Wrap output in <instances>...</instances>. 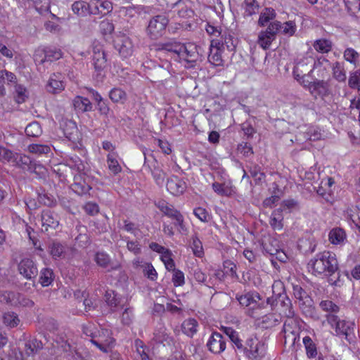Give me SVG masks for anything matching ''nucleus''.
I'll return each instance as SVG.
<instances>
[{
	"label": "nucleus",
	"mask_w": 360,
	"mask_h": 360,
	"mask_svg": "<svg viewBox=\"0 0 360 360\" xmlns=\"http://www.w3.org/2000/svg\"><path fill=\"white\" fill-rule=\"evenodd\" d=\"M183 44L174 39L155 45V51L160 60L167 58L174 61H179Z\"/></svg>",
	"instance_id": "f257e3e1"
},
{
	"label": "nucleus",
	"mask_w": 360,
	"mask_h": 360,
	"mask_svg": "<svg viewBox=\"0 0 360 360\" xmlns=\"http://www.w3.org/2000/svg\"><path fill=\"white\" fill-rule=\"evenodd\" d=\"M169 23L168 18L164 15H158L153 17L146 29L147 34L152 39H157L165 32Z\"/></svg>",
	"instance_id": "f03ea898"
},
{
	"label": "nucleus",
	"mask_w": 360,
	"mask_h": 360,
	"mask_svg": "<svg viewBox=\"0 0 360 360\" xmlns=\"http://www.w3.org/2000/svg\"><path fill=\"white\" fill-rule=\"evenodd\" d=\"M92 60L96 72L95 77L97 81H102L105 77L104 70L107 67V58L101 46L96 45L94 46Z\"/></svg>",
	"instance_id": "7ed1b4c3"
},
{
	"label": "nucleus",
	"mask_w": 360,
	"mask_h": 360,
	"mask_svg": "<svg viewBox=\"0 0 360 360\" xmlns=\"http://www.w3.org/2000/svg\"><path fill=\"white\" fill-rule=\"evenodd\" d=\"M328 255H326L327 259L323 262V266L326 270L324 274L328 276V282L331 285H340V274L338 271V262L335 258V255L331 252L326 251Z\"/></svg>",
	"instance_id": "20e7f679"
},
{
	"label": "nucleus",
	"mask_w": 360,
	"mask_h": 360,
	"mask_svg": "<svg viewBox=\"0 0 360 360\" xmlns=\"http://www.w3.org/2000/svg\"><path fill=\"white\" fill-rule=\"evenodd\" d=\"M18 271L26 279L32 281L35 286V279L38 275V269L34 262L30 258H24L18 264Z\"/></svg>",
	"instance_id": "39448f33"
},
{
	"label": "nucleus",
	"mask_w": 360,
	"mask_h": 360,
	"mask_svg": "<svg viewBox=\"0 0 360 360\" xmlns=\"http://www.w3.org/2000/svg\"><path fill=\"white\" fill-rule=\"evenodd\" d=\"M331 79L327 80L314 79L310 88L311 95L316 99L318 96L324 98L332 94Z\"/></svg>",
	"instance_id": "423d86ee"
},
{
	"label": "nucleus",
	"mask_w": 360,
	"mask_h": 360,
	"mask_svg": "<svg viewBox=\"0 0 360 360\" xmlns=\"http://www.w3.org/2000/svg\"><path fill=\"white\" fill-rule=\"evenodd\" d=\"M354 326L353 322L342 320L335 328L336 335L341 338H345L349 343L354 342L356 340Z\"/></svg>",
	"instance_id": "0eeeda50"
},
{
	"label": "nucleus",
	"mask_w": 360,
	"mask_h": 360,
	"mask_svg": "<svg viewBox=\"0 0 360 360\" xmlns=\"http://www.w3.org/2000/svg\"><path fill=\"white\" fill-rule=\"evenodd\" d=\"M180 60H184L189 63V67L195 66V63L200 59V56L198 51V47L193 44H183L181 48Z\"/></svg>",
	"instance_id": "6e6552de"
},
{
	"label": "nucleus",
	"mask_w": 360,
	"mask_h": 360,
	"mask_svg": "<svg viewBox=\"0 0 360 360\" xmlns=\"http://www.w3.org/2000/svg\"><path fill=\"white\" fill-rule=\"evenodd\" d=\"M207 347L212 353L220 354L226 349V340L219 333L213 332L207 342Z\"/></svg>",
	"instance_id": "1a4fd4ad"
},
{
	"label": "nucleus",
	"mask_w": 360,
	"mask_h": 360,
	"mask_svg": "<svg viewBox=\"0 0 360 360\" xmlns=\"http://www.w3.org/2000/svg\"><path fill=\"white\" fill-rule=\"evenodd\" d=\"M115 47L123 58H127L133 53L132 41L126 35H122L117 38L115 41Z\"/></svg>",
	"instance_id": "9d476101"
},
{
	"label": "nucleus",
	"mask_w": 360,
	"mask_h": 360,
	"mask_svg": "<svg viewBox=\"0 0 360 360\" xmlns=\"http://www.w3.org/2000/svg\"><path fill=\"white\" fill-rule=\"evenodd\" d=\"M71 189L79 195L86 194L91 188L86 181V174L79 173L74 176V182L70 186Z\"/></svg>",
	"instance_id": "9b49d317"
},
{
	"label": "nucleus",
	"mask_w": 360,
	"mask_h": 360,
	"mask_svg": "<svg viewBox=\"0 0 360 360\" xmlns=\"http://www.w3.org/2000/svg\"><path fill=\"white\" fill-rule=\"evenodd\" d=\"M326 255H328L326 251L319 252L308 262V268L311 270L314 275H321L326 272V269L323 264L327 259L326 257Z\"/></svg>",
	"instance_id": "f8f14e48"
},
{
	"label": "nucleus",
	"mask_w": 360,
	"mask_h": 360,
	"mask_svg": "<svg viewBox=\"0 0 360 360\" xmlns=\"http://www.w3.org/2000/svg\"><path fill=\"white\" fill-rule=\"evenodd\" d=\"M166 186L167 191L174 195H181L187 188L186 182L174 175L167 179Z\"/></svg>",
	"instance_id": "ddd939ff"
},
{
	"label": "nucleus",
	"mask_w": 360,
	"mask_h": 360,
	"mask_svg": "<svg viewBox=\"0 0 360 360\" xmlns=\"http://www.w3.org/2000/svg\"><path fill=\"white\" fill-rule=\"evenodd\" d=\"M42 226L47 231L49 228L56 229L59 225L58 214L49 209L42 211L41 215Z\"/></svg>",
	"instance_id": "4468645a"
},
{
	"label": "nucleus",
	"mask_w": 360,
	"mask_h": 360,
	"mask_svg": "<svg viewBox=\"0 0 360 360\" xmlns=\"http://www.w3.org/2000/svg\"><path fill=\"white\" fill-rule=\"evenodd\" d=\"M171 12L176 13L181 18H191L194 15V11L188 7L184 0H178L171 5Z\"/></svg>",
	"instance_id": "2eb2a0df"
},
{
	"label": "nucleus",
	"mask_w": 360,
	"mask_h": 360,
	"mask_svg": "<svg viewBox=\"0 0 360 360\" xmlns=\"http://www.w3.org/2000/svg\"><path fill=\"white\" fill-rule=\"evenodd\" d=\"M278 304H280L283 307L281 312L286 317L292 318L295 315V312L292 309L291 300L289 299L286 293L284 292V289H283L282 292L278 293Z\"/></svg>",
	"instance_id": "dca6fc26"
},
{
	"label": "nucleus",
	"mask_w": 360,
	"mask_h": 360,
	"mask_svg": "<svg viewBox=\"0 0 360 360\" xmlns=\"http://www.w3.org/2000/svg\"><path fill=\"white\" fill-rule=\"evenodd\" d=\"M245 349L247 352L243 355L249 360H261L265 354V345L262 342H256L252 349Z\"/></svg>",
	"instance_id": "f3484780"
},
{
	"label": "nucleus",
	"mask_w": 360,
	"mask_h": 360,
	"mask_svg": "<svg viewBox=\"0 0 360 360\" xmlns=\"http://www.w3.org/2000/svg\"><path fill=\"white\" fill-rule=\"evenodd\" d=\"M151 174L153 176V179L155 183L162 186L165 183V179L166 178V173L163 171V169L160 167L159 163L156 160L153 159L150 165H148Z\"/></svg>",
	"instance_id": "a211bd4d"
},
{
	"label": "nucleus",
	"mask_w": 360,
	"mask_h": 360,
	"mask_svg": "<svg viewBox=\"0 0 360 360\" xmlns=\"http://www.w3.org/2000/svg\"><path fill=\"white\" fill-rule=\"evenodd\" d=\"M94 1L91 0L89 4L84 1H75L72 5V10L77 15L85 16L87 14H91V11L94 5Z\"/></svg>",
	"instance_id": "6ab92c4d"
},
{
	"label": "nucleus",
	"mask_w": 360,
	"mask_h": 360,
	"mask_svg": "<svg viewBox=\"0 0 360 360\" xmlns=\"http://www.w3.org/2000/svg\"><path fill=\"white\" fill-rule=\"evenodd\" d=\"M75 109L81 112H89L92 110L93 105L89 98L77 96L72 101Z\"/></svg>",
	"instance_id": "aec40b11"
},
{
	"label": "nucleus",
	"mask_w": 360,
	"mask_h": 360,
	"mask_svg": "<svg viewBox=\"0 0 360 360\" xmlns=\"http://www.w3.org/2000/svg\"><path fill=\"white\" fill-rule=\"evenodd\" d=\"M42 348L43 343L36 338L29 340L25 344V352L27 356L34 355Z\"/></svg>",
	"instance_id": "412c9836"
},
{
	"label": "nucleus",
	"mask_w": 360,
	"mask_h": 360,
	"mask_svg": "<svg viewBox=\"0 0 360 360\" xmlns=\"http://www.w3.org/2000/svg\"><path fill=\"white\" fill-rule=\"evenodd\" d=\"M11 162L13 163L15 166L27 171L28 167L32 165L33 161L29 156L15 153L14 158H13Z\"/></svg>",
	"instance_id": "4be33fe9"
},
{
	"label": "nucleus",
	"mask_w": 360,
	"mask_h": 360,
	"mask_svg": "<svg viewBox=\"0 0 360 360\" xmlns=\"http://www.w3.org/2000/svg\"><path fill=\"white\" fill-rule=\"evenodd\" d=\"M276 13L274 8H265L260 13L258 20V25L260 27L266 26L268 22L276 18Z\"/></svg>",
	"instance_id": "5701e85b"
},
{
	"label": "nucleus",
	"mask_w": 360,
	"mask_h": 360,
	"mask_svg": "<svg viewBox=\"0 0 360 360\" xmlns=\"http://www.w3.org/2000/svg\"><path fill=\"white\" fill-rule=\"evenodd\" d=\"M65 246L59 241L53 240L49 244V252L55 259L60 258L65 253Z\"/></svg>",
	"instance_id": "b1692460"
},
{
	"label": "nucleus",
	"mask_w": 360,
	"mask_h": 360,
	"mask_svg": "<svg viewBox=\"0 0 360 360\" xmlns=\"http://www.w3.org/2000/svg\"><path fill=\"white\" fill-rule=\"evenodd\" d=\"M198 322L194 319L185 320L181 324L182 332L188 337H193L197 332Z\"/></svg>",
	"instance_id": "393cba45"
},
{
	"label": "nucleus",
	"mask_w": 360,
	"mask_h": 360,
	"mask_svg": "<svg viewBox=\"0 0 360 360\" xmlns=\"http://www.w3.org/2000/svg\"><path fill=\"white\" fill-rule=\"evenodd\" d=\"M44 58L40 61L41 64L46 61H54L62 57V52L60 49L56 48H46L44 50Z\"/></svg>",
	"instance_id": "a878e982"
},
{
	"label": "nucleus",
	"mask_w": 360,
	"mask_h": 360,
	"mask_svg": "<svg viewBox=\"0 0 360 360\" xmlns=\"http://www.w3.org/2000/svg\"><path fill=\"white\" fill-rule=\"evenodd\" d=\"M54 279V274L51 269L44 268L40 271L39 282L43 287L49 286Z\"/></svg>",
	"instance_id": "bb28decb"
},
{
	"label": "nucleus",
	"mask_w": 360,
	"mask_h": 360,
	"mask_svg": "<svg viewBox=\"0 0 360 360\" xmlns=\"http://www.w3.org/2000/svg\"><path fill=\"white\" fill-rule=\"evenodd\" d=\"M66 165L72 169L77 170L79 173L84 171L85 165L82 160L77 155L67 157L65 159Z\"/></svg>",
	"instance_id": "cd10ccee"
},
{
	"label": "nucleus",
	"mask_w": 360,
	"mask_h": 360,
	"mask_svg": "<svg viewBox=\"0 0 360 360\" xmlns=\"http://www.w3.org/2000/svg\"><path fill=\"white\" fill-rule=\"evenodd\" d=\"M105 302L108 306L113 308L115 311L117 308L121 304L120 298L117 297V294L114 290H108L105 294Z\"/></svg>",
	"instance_id": "c85d7f7f"
},
{
	"label": "nucleus",
	"mask_w": 360,
	"mask_h": 360,
	"mask_svg": "<svg viewBox=\"0 0 360 360\" xmlns=\"http://www.w3.org/2000/svg\"><path fill=\"white\" fill-rule=\"evenodd\" d=\"M344 59L355 67L359 65L360 54L352 48H347L343 53Z\"/></svg>",
	"instance_id": "c756f323"
},
{
	"label": "nucleus",
	"mask_w": 360,
	"mask_h": 360,
	"mask_svg": "<svg viewBox=\"0 0 360 360\" xmlns=\"http://www.w3.org/2000/svg\"><path fill=\"white\" fill-rule=\"evenodd\" d=\"M249 172L250 176L254 178L256 184L260 185L264 181L265 174L262 172L261 167L258 165H254L250 167Z\"/></svg>",
	"instance_id": "7c9ffc66"
},
{
	"label": "nucleus",
	"mask_w": 360,
	"mask_h": 360,
	"mask_svg": "<svg viewBox=\"0 0 360 360\" xmlns=\"http://www.w3.org/2000/svg\"><path fill=\"white\" fill-rule=\"evenodd\" d=\"M109 97L113 103H124L127 98V94L120 88H113L109 92Z\"/></svg>",
	"instance_id": "2f4dec72"
},
{
	"label": "nucleus",
	"mask_w": 360,
	"mask_h": 360,
	"mask_svg": "<svg viewBox=\"0 0 360 360\" xmlns=\"http://www.w3.org/2000/svg\"><path fill=\"white\" fill-rule=\"evenodd\" d=\"M345 231L340 228L332 229L329 233V240L333 244H340L345 239Z\"/></svg>",
	"instance_id": "473e14b6"
},
{
	"label": "nucleus",
	"mask_w": 360,
	"mask_h": 360,
	"mask_svg": "<svg viewBox=\"0 0 360 360\" xmlns=\"http://www.w3.org/2000/svg\"><path fill=\"white\" fill-rule=\"evenodd\" d=\"M222 44L221 46L224 48L226 47L227 50L229 51H235L236 46L238 44V39L235 38L231 34L224 33L222 35Z\"/></svg>",
	"instance_id": "72a5a7b5"
},
{
	"label": "nucleus",
	"mask_w": 360,
	"mask_h": 360,
	"mask_svg": "<svg viewBox=\"0 0 360 360\" xmlns=\"http://www.w3.org/2000/svg\"><path fill=\"white\" fill-rule=\"evenodd\" d=\"M48 92L58 94L63 90L64 86L62 81L51 77L46 86Z\"/></svg>",
	"instance_id": "f704fd0d"
},
{
	"label": "nucleus",
	"mask_w": 360,
	"mask_h": 360,
	"mask_svg": "<svg viewBox=\"0 0 360 360\" xmlns=\"http://www.w3.org/2000/svg\"><path fill=\"white\" fill-rule=\"evenodd\" d=\"M168 217H169L170 219H172L174 221V224L175 226L179 228V231H185L186 230L184 216L181 214V213L179 210H177L176 209H174L172 212L169 214Z\"/></svg>",
	"instance_id": "c9c22d12"
},
{
	"label": "nucleus",
	"mask_w": 360,
	"mask_h": 360,
	"mask_svg": "<svg viewBox=\"0 0 360 360\" xmlns=\"http://www.w3.org/2000/svg\"><path fill=\"white\" fill-rule=\"evenodd\" d=\"M333 76L338 82H345L347 77L344 68L339 62L333 64Z\"/></svg>",
	"instance_id": "e433bc0d"
},
{
	"label": "nucleus",
	"mask_w": 360,
	"mask_h": 360,
	"mask_svg": "<svg viewBox=\"0 0 360 360\" xmlns=\"http://www.w3.org/2000/svg\"><path fill=\"white\" fill-rule=\"evenodd\" d=\"M18 293L13 291H0V302L16 306Z\"/></svg>",
	"instance_id": "4c0bfd02"
},
{
	"label": "nucleus",
	"mask_w": 360,
	"mask_h": 360,
	"mask_svg": "<svg viewBox=\"0 0 360 360\" xmlns=\"http://www.w3.org/2000/svg\"><path fill=\"white\" fill-rule=\"evenodd\" d=\"M3 321L4 323L10 328L16 327L20 322L18 316L17 314L13 311H8L4 313Z\"/></svg>",
	"instance_id": "58836bf2"
},
{
	"label": "nucleus",
	"mask_w": 360,
	"mask_h": 360,
	"mask_svg": "<svg viewBox=\"0 0 360 360\" xmlns=\"http://www.w3.org/2000/svg\"><path fill=\"white\" fill-rule=\"evenodd\" d=\"M314 48L321 53H328L332 49V42L326 39H321L315 41Z\"/></svg>",
	"instance_id": "ea45409f"
},
{
	"label": "nucleus",
	"mask_w": 360,
	"mask_h": 360,
	"mask_svg": "<svg viewBox=\"0 0 360 360\" xmlns=\"http://www.w3.org/2000/svg\"><path fill=\"white\" fill-rule=\"evenodd\" d=\"M303 344L305 347L307 355L309 358H313L316 356V347L310 337L305 336L303 338Z\"/></svg>",
	"instance_id": "a19ab883"
},
{
	"label": "nucleus",
	"mask_w": 360,
	"mask_h": 360,
	"mask_svg": "<svg viewBox=\"0 0 360 360\" xmlns=\"http://www.w3.org/2000/svg\"><path fill=\"white\" fill-rule=\"evenodd\" d=\"M42 133L41 125L37 122L30 123L25 128V134L28 136L39 137Z\"/></svg>",
	"instance_id": "79ce46f5"
},
{
	"label": "nucleus",
	"mask_w": 360,
	"mask_h": 360,
	"mask_svg": "<svg viewBox=\"0 0 360 360\" xmlns=\"http://www.w3.org/2000/svg\"><path fill=\"white\" fill-rule=\"evenodd\" d=\"M262 245L263 250L270 255H274L278 252V247L276 240L269 238L267 242H263Z\"/></svg>",
	"instance_id": "37998d69"
},
{
	"label": "nucleus",
	"mask_w": 360,
	"mask_h": 360,
	"mask_svg": "<svg viewBox=\"0 0 360 360\" xmlns=\"http://www.w3.org/2000/svg\"><path fill=\"white\" fill-rule=\"evenodd\" d=\"M348 85L351 89H357L360 91V70L350 72Z\"/></svg>",
	"instance_id": "c03bdc74"
},
{
	"label": "nucleus",
	"mask_w": 360,
	"mask_h": 360,
	"mask_svg": "<svg viewBox=\"0 0 360 360\" xmlns=\"http://www.w3.org/2000/svg\"><path fill=\"white\" fill-rule=\"evenodd\" d=\"M275 39V36L269 35L262 31L258 36L257 42L264 49H268Z\"/></svg>",
	"instance_id": "a18cd8bd"
},
{
	"label": "nucleus",
	"mask_w": 360,
	"mask_h": 360,
	"mask_svg": "<svg viewBox=\"0 0 360 360\" xmlns=\"http://www.w3.org/2000/svg\"><path fill=\"white\" fill-rule=\"evenodd\" d=\"M244 4L245 13L249 16L255 14L259 8V4L257 0H245Z\"/></svg>",
	"instance_id": "49530a36"
},
{
	"label": "nucleus",
	"mask_w": 360,
	"mask_h": 360,
	"mask_svg": "<svg viewBox=\"0 0 360 360\" xmlns=\"http://www.w3.org/2000/svg\"><path fill=\"white\" fill-rule=\"evenodd\" d=\"M191 248L193 254L198 257H201L203 255V248L202 242L198 238L196 235L192 236V244Z\"/></svg>",
	"instance_id": "de8ad7c7"
},
{
	"label": "nucleus",
	"mask_w": 360,
	"mask_h": 360,
	"mask_svg": "<svg viewBox=\"0 0 360 360\" xmlns=\"http://www.w3.org/2000/svg\"><path fill=\"white\" fill-rule=\"evenodd\" d=\"M28 150L32 153L35 154H48L51 152V148L47 145H40V144H30L28 146Z\"/></svg>",
	"instance_id": "09e8293b"
},
{
	"label": "nucleus",
	"mask_w": 360,
	"mask_h": 360,
	"mask_svg": "<svg viewBox=\"0 0 360 360\" xmlns=\"http://www.w3.org/2000/svg\"><path fill=\"white\" fill-rule=\"evenodd\" d=\"M107 162L109 169L114 174H117L121 172L122 168L118 163V161L112 155L109 154L107 157Z\"/></svg>",
	"instance_id": "8fccbe9b"
},
{
	"label": "nucleus",
	"mask_w": 360,
	"mask_h": 360,
	"mask_svg": "<svg viewBox=\"0 0 360 360\" xmlns=\"http://www.w3.org/2000/svg\"><path fill=\"white\" fill-rule=\"evenodd\" d=\"M231 342L237 355L243 354L244 352H247L245 345L243 343V340L240 338L239 335H236L233 338Z\"/></svg>",
	"instance_id": "3c124183"
},
{
	"label": "nucleus",
	"mask_w": 360,
	"mask_h": 360,
	"mask_svg": "<svg viewBox=\"0 0 360 360\" xmlns=\"http://www.w3.org/2000/svg\"><path fill=\"white\" fill-rule=\"evenodd\" d=\"M212 188L215 193L220 195L229 196L231 195V189L228 186H225L224 184L214 182L212 184Z\"/></svg>",
	"instance_id": "603ef678"
},
{
	"label": "nucleus",
	"mask_w": 360,
	"mask_h": 360,
	"mask_svg": "<svg viewBox=\"0 0 360 360\" xmlns=\"http://www.w3.org/2000/svg\"><path fill=\"white\" fill-rule=\"evenodd\" d=\"M95 261L98 266L106 268L108 266L110 259L107 254L103 252H99L96 254Z\"/></svg>",
	"instance_id": "864d4df0"
},
{
	"label": "nucleus",
	"mask_w": 360,
	"mask_h": 360,
	"mask_svg": "<svg viewBox=\"0 0 360 360\" xmlns=\"http://www.w3.org/2000/svg\"><path fill=\"white\" fill-rule=\"evenodd\" d=\"M99 28L101 32L104 34H111L115 29L113 23L109 20H104L100 22Z\"/></svg>",
	"instance_id": "5fc2aeb1"
},
{
	"label": "nucleus",
	"mask_w": 360,
	"mask_h": 360,
	"mask_svg": "<svg viewBox=\"0 0 360 360\" xmlns=\"http://www.w3.org/2000/svg\"><path fill=\"white\" fill-rule=\"evenodd\" d=\"M172 282L175 287L182 286L185 283L184 273L179 269L174 270Z\"/></svg>",
	"instance_id": "6e6d98bb"
},
{
	"label": "nucleus",
	"mask_w": 360,
	"mask_h": 360,
	"mask_svg": "<svg viewBox=\"0 0 360 360\" xmlns=\"http://www.w3.org/2000/svg\"><path fill=\"white\" fill-rule=\"evenodd\" d=\"M115 340L111 338L110 340L106 339L104 342H101L99 341L95 340L94 339L91 340L92 344L96 346L101 351L104 353L108 352V347H110V345L113 343Z\"/></svg>",
	"instance_id": "4d7b16f0"
},
{
	"label": "nucleus",
	"mask_w": 360,
	"mask_h": 360,
	"mask_svg": "<svg viewBox=\"0 0 360 360\" xmlns=\"http://www.w3.org/2000/svg\"><path fill=\"white\" fill-rule=\"evenodd\" d=\"M193 214L203 222H207L210 219L207 211L205 208L200 207L194 209Z\"/></svg>",
	"instance_id": "13d9d810"
},
{
	"label": "nucleus",
	"mask_w": 360,
	"mask_h": 360,
	"mask_svg": "<svg viewBox=\"0 0 360 360\" xmlns=\"http://www.w3.org/2000/svg\"><path fill=\"white\" fill-rule=\"evenodd\" d=\"M27 171L39 175L40 178L44 176L46 172V169L41 164H37L35 162H33L32 165L28 167Z\"/></svg>",
	"instance_id": "bf43d9fd"
},
{
	"label": "nucleus",
	"mask_w": 360,
	"mask_h": 360,
	"mask_svg": "<svg viewBox=\"0 0 360 360\" xmlns=\"http://www.w3.org/2000/svg\"><path fill=\"white\" fill-rule=\"evenodd\" d=\"M281 28V23L278 21H274L269 24L266 30L263 31L264 33L271 35L276 36L278 32Z\"/></svg>",
	"instance_id": "052dcab7"
},
{
	"label": "nucleus",
	"mask_w": 360,
	"mask_h": 360,
	"mask_svg": "<svg viewBox=\"0 0 360 360\" xmlns=\"http://www.w3.org/2000/svg\"><path fill=\"white\" fill-rule=\"evenodd\" d=\"M66 128H63L64 134L68 139H72V135L77 132V128L75 122L72 121H68L65 122Z\"/></svg>",
	"instance_id": "680f3d73"
},
{
	"label": "nucleus",
	"mask_w": 360,
	"mask_h": 360,
	"mask_svg": "<svg viewBox=\"0 0 360 360\" xmlns=\"http://www.w3.org/2000/svg\"><path fill=\"white\" fill-rule=\"evenodd\" d=\"M321 309L326 311L338 312L339 307L330 300L321 301L320 303Z\"/></svg>",
	"instance_id": "e2e57ef3"
},
{
	"label": "nucleus",
	"mask_w": 360,
	"mask_h": 360,
	"mask_svg": "<svg viewBox=\"0 0 360 360\" xmlns=\"http://www.w3.org/2000/svg\"><path fill=\"white\" fill-rule=\"evenodd\" d=\"M13 158L14 153L11 150L0 146V161L11 162Z\"/></svg>",
	"instance_id": "0e129e2a"
},
{
	"label": "nucleus",
	"mask_w": 360,
	"mask_h": 360,
	"mask_svg": "<svg viewBox=\"0 0 360 360\" xmlns=\"http://www.w3.org/2000/svg\"><path fill=\"white\" fill-rule=\"evenodd\" d=\"M16 301L18 302L16 303V306L21 305L27 307H32L34 305V302L32 300L25 297L20 293H18Z\"/></svg>",
	"instance_id": "69168bd1"
},
{
	"label": "nucleus",
	"mask_w": 360,
	"mask_h": 360,
	"mask_svg": "<svg viewBox=\"0 0 360 360\" xmlns=\"http://www.w3.org/2000/svg\"><path fill=\"white\" fill-rule=\"evenodd\" d=\"M97 103V109L99 111L101 115H104L105 117H108L110 112V109L107 104L106 101L102 99L101 101L96 102Z\"/></svg>",
	"instance_id": "338daca9"
},
{
	"label": "nucleus",
	"mask_w": 360,
	"mask_h": 360,
	"mask_svg": "<svg viewBox=\"0 0 360 360\" xmlns=\"http://www.w3.org/2000/svg\"><path fill=\"white\" fill-rule=\"evenodd\" d=\"M241 129L248 139L252 138L256 132L252 124L248 122H245L241 124Z\"/></svg>",
	"instance_id": "774afa93"
}]
</instances>
